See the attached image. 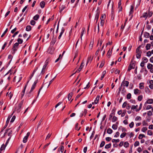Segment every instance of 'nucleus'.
Instances as JSON below:
<instances>
[{
    "label": "nucleus",
    "instance_id": "nucleus-1",
    "mask_svg": "<svg viewBox=\"0 0 153 153\" xmlns=\"http://www.w3.org/2000/svg\"><path fill=\"white\" fill-rule=\"evenodd\" d=\"M24 102V100H22L21 102L18 105L17 107H16L15 110H14L13 113L14 112V111H16L17 113H19L21 111V107L23 104V102Z\"/></svg>",
    "mask_w": 153,
    "mask_h": 153
},
{
    "label": "nucleus",
    "instance_id": "nucleus-2",
    "mask_svg": "<svg viewBox=\"0 0 153 153\" xmlns=\"http://www.w3.org/2000/svg\"><path fill=\"white\" fill-rule=\"evenodd\" d=\"M19 45V43L16 42L13 45V47L12 48V53L13 54H14L15 52L17 51L18 48V46Z\"/></svg>",
    "mask_w": 153,
    "mask_h": 153
},
{
    "label": "nucleus",
    "instance_id": "nucleus-3",
    "mask_svg": "<svg viewBox=\"0 0 153 153\" xmlns=\"http://www.w3.org/2000/svg\"><path fill=\"white\" fill-rule=\"evenodd\" d=\"M30 132H28L26 136H25L24 137L23 140V142L24 143H26L27 142V139L29 136H30Z\"/></svg>",
    "mask_w": 153,
    "mask_h": 153
},
{
    "label": "nucleus",
    "instance_id": "nucleus-4",
    "mask_svg": "<svg viewBox=\"0 0 153 153\" xmlns=\"http://www.w3.org/2000/svg\"><path fill=\"white\" fill-rule=\"evenodd\" d=\"M96 14L95 16V19L96 20V23H97V22L99 18V14H100V11L98 9H97V10L96 11Z\"/></svg>",
    "mask_w": 153,
    "mask_h": 153
},
{
    "label": "nucleus",
    "instance_id": "nucleus-5",
    "mask_svg": "<svg viewBox=\"0 0 153 153\" xmlns=\"http://www.w3.org/2000/svg\"><path fill=\"white\" fill-rule=\"evenodd\" d=\"M129 84V82L127 81H125L124 80L122 82L121 85H122V86L123 85V87L126 86L127 87L128 86Z\"/></svg>",
    "mask_w": 153,
    "mask_h": 153
},
{
    "label": "nucleus",
    "instance_id": "nucleus-6",
    "mask_svg": "<svg viewBox=\"0 0 153 153\" xmlns=\"http://www.w3.org/2000/svg\"><path fill=\"white\" fill-rule=\"evenodd\" d=\"M121 0H119V3H118V12H120V11H121L122 9V7L121 6Z\"/></svg>",
    "mask_w": 153,
    "mask_h": 153
},
{
    "label": "nucleus",
    "instance_id": "nucleus-7",
    "mask_svg": "<svg viewBox=\"0 0 153 153\" xmlns=\"http://www.w3.org/2000/svg\"><path fill=\"white\" fill-rule=\"evenodd\" d=\"M99 98H100V96L99 95H97V97H96V98L94 102H93L92 103V104L93 105L94 104V103L95 104H97L98 102V101L99 99Z\"/></svg>",
    "mask_w": 153,
    "mask_h": 153
},
{
    "label": "nucleus",
    "instance_id": "nucleus-8",
    "mask_svg": "<svg viewBox=\"0 0 153 153\" xmlns=\"http://www.w3.org/2000/svg\"><path fill=\"white\" fill-rule=\"evenodd\" d=\"M134 93L135 94H140V91L138 89H134Z\"/></svg>",
    "mask_w": 153,
    "mask_h": 153
},
{
    "label": "nucleus",
    "instance_id": "nucleus-9",
    "mask_svg": "<svg viewBox=\"0 0 153 153\" xmlns=\"http://www.w3.org/2000/svg\"><path fill=\"white\" fill-rule=\"evenodd\" d=\"M126 90L125 89V87H123L122 88L121 90V93L123 96H125L126 94Z\"/></svg>",
    "mask_w": 153,
    "mask_h": 153
},
{
    "label": "nucleus",
    "instance_id": "nucleus-10",
    "mask_svg": "<svg viewBox=\"0 0 153 153\" xmlns=\"http://www.w3.org/2000/svg\"><path fill=\"white\" fill-rule=\"evenodd\" d=\"M153 103V100L152 99H149L145 103L152 104Z\"/></svg>",
    "mask_w": 153,
    "mask_h": 153
},
{
    "label": "nucleus",
    "instance_id": "nucleus-11",
    "mask_svg": "<svg viewBox=\"0 0 153 153\" xmlns=\"http://www.w3.org/2000/svg\"><path fill=\"white\" fill-rule=\"evenodd\" d=\"M134 7L133 5L131 6V9L130 11L129 12V15H130L131 14H132L134 11Z\"/></svg>",
    "mask_w": 153,
    "mask_h": 153
},
{
    "label": "nucleus",
    "instance_id": "nucleus-12",
    "mask_svg": "<svg viewBox=\"0 0 153 153\" xmlns=\"http://www.w3.org/2000/svg\"><path fill=\"white\" fill-rule=\"evenodd\" d=\"M45 3L44 1H42L40 3V5L42 8H43L45 7Z\"/></svg>",
    "mask_w": 153,
    "mask_h": 153
},
{
    "label": "nucleus",
    "instance_id": "nucleus-13",
    "mask_svg": "<svg viewBox=\"0 0 153 153\" xmlns=\"http://www.w3.org/2000/svg\"><path fill=\"white\" fill-rule=\"evenodd\" d=\"M84 63V62H82L80 66V67L78 69V71L79 72L83 68V64Z\"/></svg>",
    "mask_w": 153,
    "mask_h": 153
},
{
    "label": "nucleus",
    "instance_id": "nucleus-14",
    "mask_svg": "<svg viewBox=\"0 0 153 153\" xmlns=\"http://www.w3.org/2000/svg\"><path fill=\"white\" fill-rule=\"evenodd\" d=\"M137 54L136 55V57L137 58V59H140L141 57V54L142 53H141V52H139L138 53H137Z\"/></svg>",
    "mask_w": 153,
    "mask_h": 153
},
{
    "label": "nucleus",
    "instance_id": "nucleus-15",
    "mask_svg": "<svg viewBox=\"0 0 153 153\" xmlns=\"http://www.w3.org/2000/svg\"><path fill=\"white\" fill-rule=\"evenodd\" d=\"M31 27L30 25H27L26 28V30L27 31H29L31 30Z\"/></svg>",
    "mask_w": 153,
    "mask_h": 153
},
{
    "label": "nucleus",
    "instance_id": "nucleus-16",
    "mask_svg": "<svg viewBox=\"0 0 153 153\" xmlns=\"http://www.w3.org/2000/svg\"><path fill=\"white\" fill-rule=\"evenodd\" d=\"M113 130L110 128H108L107 129V133L110 134L112 133Z\"/></svg>",
    "mask_w": 153,
    "mask_h": 153
},
{
    "label": "nucleus",
    "instance_id": "nucleus-17",
    "mask_svg": "<svg viewBox=\"0 0 153 153\" xmlns=\"http://www.w3.org/2000/svg\"><path fill=\"white\" fill-rule=\"evenodd\" d=\"M151 45L149 44H147L146 46V48L147 50H149L151 48Z\"/></svg>",
    "mask_w": 153,
    "mask_h": 153
},
{
    "label": "nucleus",
    "instance_id": "nucleus-18",
    "mask_svg": "<svg viewBox=\"0 0 153 153\" xmlns=\"http://www.w3.org/2000/svg\"><path fill=\"white\" fill-rule=\"evenodd\" d=\"M144 36L148 38L149 37L150 34L149 33L147 32H145L144 33Z\"/></svg>",
    "mask_w": 153,
    "mask_h": 153
},
{
    "label": "nucleus",
    "instance_id": "nucleus-19",
    "mask_svg": "<svg viewBox=\"0 0 153 153\" xmlns=\"http://www.w3.org/2000/svg\"><path fill=\"white\" fill-rule=\"evenodd\" d=\"M56 42V39L55 38H53L52 41L51 42V45H53Z\"/></svg>",
    "mask_w": 153,
    "mask_h": 153
},
{
    "label": "nucleus",
    "instance_id": "nucleus-20",
    "mask_svg": "<svg viewBox=\"0 0 153 153\" xmlns=\"http://www.w3.org/2000/svg\"><path fill=\"white\" fill-rule=\"evenodd\" d=\"M6 146V145H4V144H3L1 147L0 150L2 151L4 150Z\"/></svg>",
    "mask_w": 153,
    "mask_h": 153
},
{
    "label": "nucleus",
    "instance_id": "nucleus-21",
    "mask_svg": "<svg viewBox=\"0 0 153 153\" xmlns=\"http://www.w3.org/2000/svg\"><path fill=\"white\" fill-rule=\"evenodd\" d=\"M39 18V15L37 14L34 16L33 17V19L35 20H37Z\"/></svg>",
    "mask_w": 153,
    "mask_h": 153
},
{
    "label": "nucleus",
    "instance_id": "nucleus-22",
    "mask_svg": "<svg viewBox=\"0 0 153 153\" xmlns=\"http://www.w3.org/2000/svg\"><path fill=\"white\" fill-rule=\"evenodd\" d=\"M59 149H60V151H61V152H63L64 150V146H61L59 149H58V151H59Z\"/></svg>",
    "mask_w": 153,
    "mask_h": 153
},
{
    "label": "nucleus",
    "instance_id": "nucleus-23",
    "mask_svg": "<svg viewBox=\"0 0 153 153\" xmlns=\"http://www.w3.org/2000/svg\"><path fill=\"white\" fill-rule=\"evenodd\" d=\"M106 72L105 71H104L102 72V75L101 76V80H102L103 79L104 76H105V75L106 74Z\"/></svg>",
    "mask_w": 153,
    "mask_h": 153
},
{
    "label": "nucleus",
    "instance_id": "nucleus-24",
    "mask_svg": "<svg viewBox=\"0 0 153 153\" xmlns=\"http://www.w3.org/2000/svg\"><path fill=\"white\" fill-rule=\"evenodd\" d=\"M141 46V45L139 46L137 48V49H136V53H138V52H141V53H142L141 51L140 50Z\"/></svg>",
    "mask_w": 153,
    "mask_h": 153
},
{
    "label": "nucleus",
    "instance_id": "nucleus-25",
    "mask_svg": "<svg viewBox=\"0 0 153 153\" xmlns=\"http://www.w3.org/2000/svg\"><path fill=\"white\" fill-rule=\"evenodd\" d=\"M143 137H145V135L142 134H140L138 138L139 139H141Z\"/></svg>",
    "mask_w": 153,
    "mask_h": 153
},
{
    "label": "nucleus",
    "instance_id": "nucleus-26",
    "mask_svg": "<svg viewBox=\"0 0 153 153\" xmlns=\"http://www.w3.org/2000/svg\"><path fill=\"white\" fill-rule=\"evenodd\" d=\"M13 113H12V114H11V115L10 116H9L7 118V121H6V124H8L9 123V121L10 120V118L13 115Z\"/></svg>",
    "mask_w": 153,
    "mask_h": 153
},
{
    "label": "nucleus",
    "instance_id": "nucleus-27",
    "mask_svg": "<svg viewBox=\"0 0 153 153\" xmlns=\"http://www.w3.org/2000/svg\"><path fill=\"white\" fill-rule=\"evenodd\" d=\"M72 93H71L69 94L68 96V100L69 101H70L71 100V97H72Z\"/></svg>",
    "mask_w": 153,
    "mask_h": 153
},
{
    "label": "nucleus",
    "instance_id": "nucleus-28",
    "mask_svg": "<svg viewBox=\"0 0 153 153\" xmlns=\"http://www.w3.org/2000/svg\"><path fill=\"white\" fill-rule=\"evenodd\" d=\"M124 146L126 148H127L129 146V144L127 142H126L124 144Z\"/></svg>",
    "mask_w": 153,
    "mask_h": 153
},
{
    "label": "nucleus",
    "instance_id": "nucleus-29",
    "mask_svg": "<svg viewBox=\"0 0 153 153\" xmlns=\"http://www.w3.org/2000/svg\"><path fill=\"white\" fill-rule=\"evenodd\" d=\"M141 118L140 116H137L135 118V120L136 121H140L141 120Z\"/></svg>",
    "mask_w": 153,
    "mask_h": 153
},
{
    "label": "nucleus",
    "instance_id": "nucleus-30",
    "mask_svg": "<svg viewBox=\"0 0 153 153\" xmlns=\"http://www.w3.org/2000/svg\"><path fill=\"white\" fill-rule=\"evenodd\" d=\"M153 65L150 63H149L148 64L147 67L148 69H151L152 67H153Z\"/></svg>",
    "mask_w": 153,
    "mask_h": 153
},
{
    "label": "nucleus",
    "instance_id": "nucleus-31",
    "mask_svg": "<svg viewBox=\"0 0 153 153\" xmlns=\"http://www.w3.org/2000/svg\"><path fill=\"white\" fill-rule=\"evenodd\" d=\"M117 117L114 116L113 117L112 119V122H115L117 121Z\"/></svg>",
    "mask_w": 153,
    "mask_h": 153
},
{
    "label": "nucleus",
    "instance_id": "nucleus-32",
    "mask_svg": "<svg viewBox=\"0 0 153 153\" xmlns=\"http://www.w3.org/2000/svg\"><path fill=\"white\" fill-rule=\"evenodd\" d=\"M111 144L109 143L108 144L106 145L105 147V148L106 149H108L110 148L111 147Z\"/></svg>",
    "mask_w": 153,
    "mask_h": 153
},
{
    "label": "nucleus",
    "instance_id": "nucleus-33",
    "mask_svg": "<svg viewBox=\"0 0 153 153\" xmlns=\"http://www.w3.org/2000/svg\"><path fill=\"white\" fill-rule=\"evenodd\" d=\"M148 16V14L147 13H143V16L144 17V18H145V19H146L147 17V16Z\"/></svg>",
    "mask_w": 153,
    "mask_h": 153
},
{
    "label": "nucleus",
    "instance_id": "nucleus-34",
    "mask_svg": "<svg viewBox=\"0 0 153 153\" xmlns=\"http://www.w3.org/2000/svg\"><path fill=\"white\" fill-rule=\"evenodd\" d=\"M36 86L33 85L31 87V89L29 92V94H30L33 91V90L35 88Z\"/></svg>",
    "mask_w": 153,
    "mask_h": 153
},
{
    "label": "nucleus",
    "instance_id": "nucleus-35",
    "mask_svg": "<svg viewBox=\"0 0 153 153\" xmlns=\"http://www.w3.org/2000/svg\"><path fill=\"white\" fill-rule=\"evenodd\" d=\"M117 125L113 124L112 126V128L113 129L116 130L117 129Z\"/></svg>",
    "mask_w": 153,
    "mask_h": 153
},
{
    "label": "nucleus",
    "instance_id": "nucleus-36",
    "mask_svg": "<svg viewBox=\"0 0 153 153\" xmlns=\"http://www.w3.org/2000/svg\"><path fill=\"white\" fill-rule=\"evenodd\" d=\"M43 119L42 118L40 121L39 122L38 124L37 125V128L38 129L39 127V126L41 125V123L42 122Z\"/></svg>",
    "mask_w": 153,
    "mask_h": 153
},
{
    "label": "nucleus",
    "instance_id": "nucleus-37",
    "mask_svg": "<svg viewBox=\"0 0 153 153\" xmlns=\"http://www.w3.org/2000/svg\"><path fill=\"white\" fill-rule=\"evenodd\" d=\"M17 41L18 42V43H19V44H21L23 42V40L20 39L18 38L17 39Z\"/></svg>",
    "mask_w": 153,
    "mask_h": 153
},
{
    "label": "nucleus",
    "instance_id": "nucleus-38",
    "mask_svg": "<svg viewBox=\"0 0 153 153\" xmlns=\"http://www.w3.org/2000/svg\"><path fill=\"white\" fill-rule=\"evenodd\" d=\"M126 133L125 132H124V133H122L120 136V137L121 138H123L124 137H125L126 136Z\"/></svg>",
    "mask_w": 153,
    "mask_h": 153
},
{
    "label": "nucleus",
    "instance_id": "nucleus-39",
    "mask_svg": "<svg viewBox=\"0 0 153 153\" xmlns=\"http://www.w3.org/2000/svg\"><path fill=\"white\" fill-rule=\"evenodd\" d=\"M112 113L110 114L109 120H110L111 118L112 117L113 114H114L113 110H112Z\"/></svg>",
    "mask_w": 153,
    "mask_h": 153
},
{
    "label": "nucleus",
    "instance_id": "nucleus-40",
    "mask_svg": "<svg viewBox=\"0 0 153 153\" xmlns=\"http://www.w3.org/2000/svg\"><path fill=\"white\" fill-rule=\"evenodd\" d=\"M8 124H7L6 123L5 125H4V126L2 128V129L1 130V131L0 133L1 132H3V131L6 128V127L7 126V125Z\"/></svg>",
    "mask_w": 153,
    "mask_h": 153
},
{
    "label": "nucleus",
    "instance_id": "nucleus-41",
    "mask_svg": "<svg viewBox=\"0 0 153 153\" xmlns=\"http://www.w3.org/2000/svg\"><path fill=\"white\" fill-rule=\"evenodd\" d=\"M105 144V142L104 141H102L101 142V143H100V147H103L104 145Z\"/></svg>",
    "mask_w": 153,
    "mask_h": 153
},
{
    "label": "nucleus",
    "instance_id": "nucleus-42",
    "mask_svg": "<svg viewBox=\"0 0 153 153\" xmlns=\"http://www.w3.org/2000/svg\"><path fill=\"white\" fill-rule=\"evenodd\" d=\"M8 31V29L7 28L5 30V31L2 34V35H1V37H3L4 35H5V34Z\"/></svg>",
    "mask_w": 153,
    "mask_h": 153
},
{
    "label": "nucleus",
    "instance_id": "nucleus-43",
    "mask_svg": "<svg viewBox=\"0 0 153 153\" xmlns=\"http://www.w3.org/2000/svg\"><path fill=\"white\" fill-rule=\"evenodd\" d=\"M145 92L149 94L150 93V91L149 88L148 87L145 88Z\"/></svg>",
    "mask_w": 153,
    "mask_h": 153
},
{
    "label": "nucleus",
    "instance_id": "nucleus-44",
    "mask_svg": "<svg viewBox=\"0 0 153 153\" xmlns=\"http://www.w3.org/2000/svg\"><path fill=\"white\" fill-rule=\"evenodd\" d=\"M92 58H91V56H89V57H88V61H87V62L86 65L88 63V62H91V60H92Z\"/></svg>",
    "mask_w": 153,
    "mask_h": 153
},
{
    "label": "nucleus",
    "instance_id": "nucleus-45",
    "mask_svg": "<svg viewBox=\"0 0 153 153\" xmlns=\"http://www.w3.org/2000/svg\"><path fill=\"white\" fill-rule=\"evenodd\" d=\"M38 68H36V69L33 70L32 74L31 75V77H33V76L37 70L38 69Z\"/></svg>",
    "mask_w": 153,
    "mask_h": 153
},
{
    "label": "nucleus",
    "instance_id": "nucleus-46",
    "mask_svg": "<svg viewBox=\"0 0 153 153\" xmlns=\"http://www.w3.org/2000/svg\"><path fill=\"white\" fill-rule=\"evenodd\" d=\"M122 85H121L120 87H119V88L118 91L117 93L118 95H119L120 94V92L121 91V89L122 88Z\"/></svg>",
    "mask_w": 153,
    "mask_h": 153
},
{
    "label": "nucleus",
    "instance_id": "nucleus-47",
    "mask_svg": "<svg viewBox=\"0 0 153 153\" xmlns=\"http://www.w3.org/2000/svg\"><path fill=\"white\" fill-rule=\"evenodd\" d=\"M120 141V140L118 139H113L112 140V142H113V143H117V142H118Z\"/></svg>",
    "mask_w": 153,
    "mask_h": 153
},
{
    "label": "nucleus",
    "instance_id": "nucleus-48",
    "mask_svg": "<svg viewBox=\"0 0 153 153\" xmlns=\"http://www.w3.org/2000/svg\"><path fill=\"white\" fill-rule=\"evenodd\" d=\"M131 97V94L130 93L128 94L126 96V98L128 99H130Z\"/></svg>",
    "mask_w": 153,
    "mask_h": 153
},
{
    "label": "nucleus",
    "instance_id": "nucleus-49",
    "mask_svg": "<svg viewBox=\"0 0 153 153\" xmlns=\"http://www.w3.org/2000/svg\"><path fill=\"white\" fill-rule=\"evenodd\" d=\"M147 130V128L146 127H143L142 129V131L143 132H145Z\"/></svg>",
    "mask_w": 153,
    "mask_h": 153
},
{
    "label": "nucleus",
    "instance_id": "nucleus-50",
    "mask_svg": "<svg viewBox=\"0 0 153 153\" xmlns=\"http://www.w3.org/2000/svg\"><path fill=\"white\" fill-rule=\"evenodd\" d=\"M138 107V106L137 105L135 106L134 105H133L131 107V109H137V108Z\"/></svg>",
    "mask_w": 153,
    "mask_h": 153
},
{
    "label": "nucleus",
    "instance_id": "nucleus-51",
    "mask_svg": "<svg viewBox=\"0 0 153 153\" xmlns=\"http://www.w3.org/2000/svg\"><path fill=\"white\" fill-rule=\"evenodd\" d=\"M134 125V123L133 122H132L129 124V126L130 128H132Z\"/></svg>",
    "mask_w": 153,
    "mask_h": 153
},
{
    "label": "nucleus",
    "instance_id": "nucleus-52",
    "mask_svg": "<svg viewBox=\"0 0 153 153\" xmlns=\"http://www.w3.org/2000/svg\"><path fill=\"white\" fill-rule=\"evenodd\" d=\"M36 23V22L33 20H32L30 22V24L31 25H34Z\"/></svg>",
    "mask_w": 153,
    "mask_h": 153
},
{
    "label": "nucleus",
    "instance_id": "nucleus-53",
    "mask_svg": "<svg viewBox=\"0 0 153 153\" xmlns=\"http://www.w3.org/2000/svg\"><path fill=\"white\" fill-rule=\"evenodd\" d=\"M16 119V116H13L12 118L11 119L10 121V122L11 123H13L14 122V120H15Z\"/></svg>",
    "mask_w": 153,
    "mask_h": 153
},
{
    "label": "nucleus",
    "instance_id": "nucleus-54",
    "mask_svg": "<svg viewBox=\"0 0 153 153\" xmlns=\"http://www.w3.org/2000/svg\"><path fill=\"white\" fill-rule=\"evenodd\" d=\"M152 53L150 51H149L147 53V56L149 57L151 55Z\"/></svg>",
    "mask_w": 153,
    "mask_h": 153
},
{
    "label": "nucleus",
    "instance_id": "nucleus-55",
    "mask_svg": "<svg viewBox=\"0 0 153 153\" xmlns=\"http://www.w3.org/2000/svg\"><path fill=\"white\" fill-rule=\"evenodd\" d=\"M143 99V96L142 95L139 96L138 97V101H141Z\"/></svg>",
    "mask_w": 153,
    "mask_h": 153
},
{
    "label": "nucleus",
    "instance_id": "nucleus-56",
    "mask_svg": "<svg viewBox=\"0 0 153 153\" xmlns=\"http://www.w3.org/2000/svg\"><path fill=\"white\" fill-rule=\"evenodd\" d=\"M8 133L7 134V135H8V136H10V137H11V135L12 134V130H10H10L8 131Z\"/></svg>",
    "mask_w": 153,
    "mask_h": 153
},
{
    "label": "nucleus",
    "instance_id": "nucleus-57",
    "mask_svg": "<svg viewBox=\"0 0 153 153\" xmlns=\"http://www.w3.org/2000/svg\"><path fill=\"white\" fill-rule=\"evenodd\" d=\"M143 59V61L145 63L147 62L148 61V59L146 57H144Z\"/></svg>",
    "mask_w": 153,
    "mask_h": 153
},
{
    "label": "nucleus",
    "instance_id": "nucleus-58",
    "mask_svg": "<svg viewBox=\"0 0 153 153\" xmlns=\"http://www.w3.org/2000/svg\"><path fill=\"white\" fill-rule=\"evenodd\" d=\"M153 14V13L152 11H149V13L148 14V16H149V17H151L152 16Z\"/></svg>",
    "mask_w": 153,
    "mask_h": 153
},
{
    "label": "nucleus",
    "instance_id": "nucleus-59",
    "mask_svg": "<svg viewBox=\"0 0 153 153\" xmlns=\"http://www.w3.org/2000/svg\"><path fill=\"white\" fill-rule=\"evenodd\" d=\"M139 145V142L138 141H136L135 142L134 145L135 146H137Z\"/></svg>",
    "mask_w": 153,
    "mask_h": 153
},
{
    "label": "nucleus",
    "instance_id": "nucleus-60",
    "mask_svg": "<svg viewBox=\"0 0 153 153\" xmlns=\"http://www.w3.org/2000/svg\"><path fill=\"white\" fill-rule=\"evenodd\" d=\"M104 22H105V21H104V20H101V22H100L101 25V26H102L104 24Z\"/></svg>",
    "mask_w": 153,
    "mask_h": 153
},
{
    "label": "nucleus",
    "instance_id": "nucleus-61",
    "mask_svg": "<svg viewBox=\"0 0 153 153\" xmlns=\"http://www.w3.org/2000/svg\"><path fill=\"white\" fill-rule=\"evenodd\" d=\"M104 65V62L103 61H102L101 62L99 67L101 68H102Z\"/></svg>",
    "mask_w": 153,
    "mask_h": 153
},
{
    "label": "nucleus",
    "instance_id": "nucleus-62",
    "mask_svg": "<svg viewBox=\"0 0 153 153\" xmlns=\"http://www.w3.org/2000/svg\"><path fill=\"white\" fill-rule=\"evenodd\" d=\"M19 33V31H17L13 35L12 37H13V38L14 37L16 36Z\"/></svg>",
    "mask_w": 153,
    "mask_h": 153
},
{
    "label": "nucleus",
    "instance_id": "nucleus-63",
    "mask_svg": "<svg viewBox=\"0 0 153 153\" xmlns=\"http://www.w3.org/2000/svg\"><path fill=\"white\" fill-rule=\"evenodd\" d=\"M105 16L104 14H102V16L100 18V19L101 20H104V18L105 17Z\"/></svg>",
    "mask_w": 153,
    "mask_h": 153
},
{
    "label": "nucleus",
    "instance_id": "nucleus-64",
    "mask_svg": "<svg viewBox=\"0 0 153 153\" xmlns=\"http://www.w3.org/2000/svg\"><path fill=\"white\" fill-rule=\"evenodd\" d=\"M147 134L149 135H152V131L151 130H148L147 131Z\"/></svg>",
    "mask_w": 153,
    "mask_h": 153
}]
</instances>
